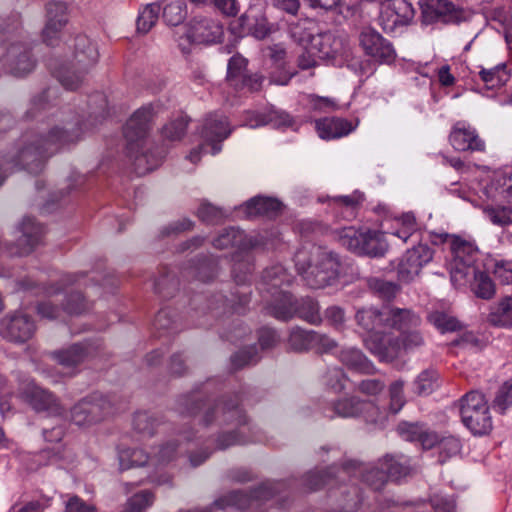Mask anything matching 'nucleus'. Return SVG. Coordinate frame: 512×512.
<instances>
[{"instance_id":"obj_1","label":"nucleus","mask_w":512,"mask_h":512,"mask_svg":"<svg viewBox=\"0 0 512 512\" xmlns=\"http://www.w3.org/2000/svg\"><path fill=\"white\" fill-rule=\"evenodd\" d=\"M80 139V133L71 128L55 126L48 130L25 134L10 160L5 161L0 157V186L3 184L9 171L20 167L30 173H39L45 160L58 152L61 148Z\"/></svg>"},{"instance_id":"obj_2","label":"nucleus","mask_w":512,"mask_h":512,"mask_svg":"<svg viewBox=\"0 0 512 512\" xmlns=\"http://www.w3.org/2000/svg\"><path fill=\"white\" fill-rule=\"evenodd\" d=\"M297 271L313 289L330 285L339 274L338 256L325 247L305 244L294 255Z\"/></svg>"},{"instance_id":"obj_3","label":"nucleus","mask_w":512,"mask_h":512,"mask_svg":"<svg viewBox=\"0 0 512 512\" xmlns=\"http://www.w3.org/2000/svg\"><path fill=\"white\" fill-rule=\"evenodd\" d=\"M98 58L96 45L86 36L77 37L71 66L58 73L60 83L68 90L77 89Z\"/></svg>"},{"instance_id":"obj_4","label":"nucleus","mask_w":512,"mask_h":512,"mask_svg":"<svg viewBox=\"0 0 512 512\" xmlns=\"http://www.w3.org/2000/svg\"><path fill=\"white\" fill-rule=\"evenodd\" d=\"M273 300L266 306L267 312L276 319L287 321L297 314L301 319L317 324L320 322L318 304L312 299H303L300 304L293 301L292 296L283 290L272 293Z\"/></svg>"},{"instance_id":"obj_5","label":"nucleus","mask_w":512,"mask_h":512,"mask_svg":"<svg viewBox=\"0 0 512 512\" xmlns=\"http://www.w3.org/2000/svg\"><path fill=\"white\" fill-rule=\"evenodd\" d=\"M463 424L475 435H484L492 429V417L484 395L477 391L466 393L459 401Z\"/></svg>"},{"instance_id":"obj_6","label":"nucleus","mask_w":512,"mask_h":512,"mask_svg":"<svg viewBox=\"0 0 512 512\" xmlns=\"http://www.w3.org/2000/svg\"><path fill=\"white\" fill-rule=\"evenodd\" d=\"M423 344L424 338L416 328L399 336L374 337L367 342V348L381 360L391 361L399 355L402 349H414Z\"/></svg>"},{"instance_id":"obj_7","label":"nucleus","mask_w":512,"mask_h":512,"mask_svg":"<svg viewBox=\"0 0 512 512\" xmlns=\"http://www.w3.org/2000/svg\"><path fill=\"white\" fill-rule=\"evenodd\" d=\"M224 35L223 25L211 17H195L179 37V46L187 51L191 43L214 44L221 41Z\"/></svg>"},{"instance_id":"obj_8","label":"nucleus","mask_w":512,"mask_h":512,"mask_svg":"<svg viewBox=\"0 0 512 512\" xmlns=\"http://www.w3.org/2000/svg\"><path fill=\"white\" fill-rule=\"evenodd\" d=\"M112 412L110 401L101 394H92L77 402L70 411L71 421L77 426L101 422Z\"/></svg>"},{"instance_id":"obj_9","label":"nucleus","mask_w":512,"mask_h":512,"mask_svg":"<svg viewBox=\"0 0 512 512\" xmlns=\"http://www.w3.org/2000/svg\"><path fill=\"white\" fill-rule=\"evenodd\" d=\"M415 10L408 0H384L381 4L379 24L386 33H396L411 24Z\"/></svg>"},{"instance_id":"obj_10","label":"nucleus","mask_w":512,"mask_h":512,"mask_svg":"<svg viewBox=\"0 0 512 512\" xmlns=\"http://www.w3.org/2000/svg\"><path fill=\"white\" fill-rule=\"evenodd\" d=\"M432 259L433 251L426 244H419L407 250L397 265L398 279L403 282L412 281Z\"/></svg>"},{"instance_id":"obj_11","label":"nucleus","mask_w":512,"mask_h":512,"mask_svg":"<svg viewBox=\"0 0 512 512\" xmlns=\"http://www.w3.org/2000/svg\"><path fill=\"white\" fill-rule=\"evenodd\" d=\"M35 331L31 317L23 312L7 315L0 321V333L9 341L23 343L29 340Z\"/></svg>"},{"instance_id":"obj_12","label":"nucleus","mask_w":512,"mask_h":512,"mask_svg":"<svg viewBox=\"0 0 512 512\" xmlns=\"http://www.w3.org/2000/svg\"><path fill=\"white\" fill-rule=\"evenodd\" d=\"M175 451L176 444L171 442L160 447L153 457H149L142 449H126L119 454L120 467L125 470L134 466H143L149 460L155 464H163L173 459Z\"/></svg>"},{"instance_id":"obj_13","label":"nucleus","mask_w":512,"mask_h":512,"mask_svg":"<svg viewBox=\"0 0 512 512\" xmlns=\"http://www.w3.org/2000/svg\"><path fill=\"white\" fill-rule=\"evenodd\" d=\"M151 119L152 109L150 107H142L127 121L124 127V137L130 154L140 148L143 139L150 129Z\"/></svg>"},{"instance_id":"obj_14","label":"nucleus","mask_w":512,"mask_h":512,"mask_svg":"<svg viewBox=\"0 0 512 512\" xmlns=\"http://www.w3.org/2000/svg\"><path fill=\"white\" fill-rule=\"evenodd\" d=\"M333 411L339 417L349 418L362 415L365 421L376 423L380 418L379 408L370 401H362L351 397L336 401L332 404Z\"/></svg>"},{"instance_id":"obj_15","label":"nucleus","mask_w":512,"mask_h":512,"mask_svg":"<svg viewBox=\"0 0 512 512\" xmlns=\"http://www.w3.org/2000/svg\"><path fill=\"white\" fill-rule=\"evenodd\" d=\"M360 44L367 55L379 62L390 63L395 59L396 54L392 44L373 29H365L361 32Z\"/></svg>"},{"instance_id":"obj_16","label":"nucleus","mask_w":512,"mask_h":512,"mask_svg":"<svg viewBox=\"0 0 512 512\" xmlns=\"http://www.w3.org/2000/svg\"><path fill=\"white\" fill-rule=\"evenodd\" d=\"M23 396L37 412H47L53 416L63 414L64 409L56 397L33 382L27 384L23 391Z\"/></svg>"},{"instance_id":"obj_17","label":"nucleus","mask_w":512,"mask_h":512,"mask_svg":"<svg viewBox=\"0 0 512 512\" xmlns=\"http://www.w3.org/2000/svg\"><path fill=\"white\" fill-rule=\"evenodd\" d=\"M355 319L360 327L370 333L365 340L366 345L374 337L390 336V334H384L382 331V329L387 328V306L382 309L373 306L361 308L356 312Z\"/></svg>"},{"instance_id":"obj_18","label":"nucleus","mask_w":512,"mask_h":512,"mask_svg":"<svg viewBox=\"0 0 512 512\" xmlns=\"http://www.w3.org/2000/svg\"><path fill=\"white\" fill-rule=\"evenodd\" d=\"M46 18L42 37L47 45H54L59 38L62 28L68 21L65 3L58 1L48 2L46 5Z\"/></svg>"},{"instance_id":"obj_19","label":"nucleus","mask_w":512,"mask_h":512,"mask_svg":"<svg viewBox=\"0 0 512 512\" xmlns=\"http://www.w3.org/2000/svg\"><path fill=\"white\" fill-rule=\"evenodd\" d=\"M232 129L226 116L219 114H210L203 124L202 137L212 147V154L221 150L220 142L225 140Z\"/></svg>"},{"instance_id":"obj_20","label":"nucleus","mask_w":512,"mask_h":512,"mask_svg":"<svg viewBox=\"0 0 512 512\" xmlns=\"http://www.w3.org/2000/svg\"><path fill=\"white\" fill-rule=\"evenodd\" d=\"M239 21L242 28L257 39H264L271 32V25L262 6H250Z\"/></svg>"},{"instance_id":"obj_21","label":"nucleus","mask_w":512,"mask_h":512,"mask_svg":"<svg viewBox=\"0 0 512 512\" xmlns=\"http://www.w3.org/2000/svg\"><path fill=\"white\" fill-rule=\"evenodd\" d=\"M450 143L455 150L458 151H482L484 149V143L478 137L475 130L466 127L464 123H457L449 137Z\"/></svg>"},{"instance_id":"obj_22","label":"nucleus","mask_w":512,"mask_h":512,"mask_svg":"<svg viewBox=\"0 0 512 512\" xmlns=\"http://www.w3.org/2000/svg\"><path fill=\"white\" fill-rule=\"evenodd\" d=\"M422 20L426 24L434 22H450L453 18L454 5L448 0H421Z\"/></svg>"},{"instance_id":"obj_23","label":"nucleus","mask_w":512,"mask_h":512,"mask_svg":"<svg viewBox=\"0 0 512 512\" xmlns=\"http://www.w3.org/2000/svg\"><path fill=\"white\" fill-rule=\"evenodd\" d=\"M421 325V318L414 311L406 308L387 306V328H392L402 335Z\"/></svg>"},{"instance_id":"obj_24","label":"nucleus","mask_w":512,"mask_h":512,"mask_svg":"<svg viewBox=\"0 0 512 512\" xmlns=\"http://www.w3.org/2000/svg\"><path fill=\"white\" fill-rule=\"evenodd\" d=\"M294 119L285 111L270 110L265 114L248 112L245 125L257 128L263 125H272L275 128L291 127Z\"/></svg>"},{"instance_id":"obj_25","label":"nucleus","mask_w":512,"mask_h":512,"mask_svg":"<svg viewBox=\"0 0 512 512\" xmlns=\"http://www.w3.org/2000/svg\"><path fill=\"white\" fill-rule=\"evenodd\" d=\"M21 236L18 238L19 254L27 255L40 243L43 236V228L30 217L23 219L21 223Z\"/></svg>"},{"instance_id":"obj_26","label":"nucleus","mask_w":512,"mask_h":512,"mask_svg":"<svg viewBox=\"0 0 512 512\" xmlns=\"http://www.w3.org/2000/svg\"><path fill=\"white\" fill-rule=\"evenodd\" d=\"M363 201L364 195L359 191H355L350 195L333 198L330 206L336 217L344 220H352L356 217L357 211Z\"/></svg>"},{"instance_id":"obj_27","label":"nucleus","mask_w":512,"mask_h":512,"mask_svg":"<svg viewBox=\"0 0 512 512\" xmlns=\"http://www.w3.org/2000/svg\"><path fill=\"white\" fill-rule=\"evenodd\" d=\"M315 128L319 137L325 140L346 136L354 129L351 122L341 118H323L317 120Z\"/></svg>"},{"instance_id":"obj_28","label":"nucleus","mask_w":512,"mask_h":512,"mask_svg":"<svg viewBox=\"0 0 512 512\" xmlns=\"http://www.w3.org/2000/svg\"><path fill=\"white\" fill-rule=\"evenodd\" d=\"M212 414H221V423H236L237 425L244 424L246 422L245 415L242 410L236 404H228V403H217L212 408H208L205 411L203 416V421L205 424H209L212 422L211 415Z\"/></svg>"},{"instance_id":"obj_29","label":"nucleus","mask_w":512,"mask_h":512,"mask_svg":"<svg viewBox=\"0 0 512 512\" xmlns=\"http://www.w3.org/2000/svg\"><path fill=\"white\" fill-rule=\"evenodd\" d=\"M309 47L319 58H333L341 48V42L331 32L314 34Z\"/></svg>"},{"instance_id":"obj_30","label":"nucleus","mask_w":512,"mask_h":512,"mask_svg":"<svg viewBox=\"0 0 512 512\" xmlns=\"http://www.w3.org/2000/svg\"><path fill=\"white\" fill-rule=\"evenodd\" d=\"M380 465L382 466V471H376L377 480L374 481L370 480V477L367 478L374 490H380L388 478L396 480L407 473V468L390 456H385L380 461Z\"/></svg>"},{"instance_id":"obj_31","label":"nucleus","mask_w":512,"mask_h":512,"mask_svg":"<svg viewBox=\"0 0 512 512\" xmlns=\"http://www.w3.org/2000/svg\"><path fill=\"white\" fill-rule=\"evenodd\" d=\"M487 320L493 326L512 327V296H506L492 306Z\"/></svg>"},{"instance_id":"obj_32","label":"nucleus","mask_w":512,"mask_h":512,"mask_svg":"<svg viewBox=\"0 0 512 512\" xmlns=\"http://www.w3.org/2000/svg\"><path fill=\"white\" fill-rule=\"evenodd\" d=\"M340 361L349 369L360 373L371 374L374 372L373 364L358 349L348 348L342 350Z\"/></svg>"},{"instance_id":"obj_33","label":"nucleus","mask_w":512,"mask_h":512,"mask_svg":"<svg viewBox=\"0 0 512 512\" xmlns=\"http://www.w3.org/2000/svg\"><path fill=\"white\" fill-rule=\"evenodd\" d=\"M281 203L269 197H255L247 202L249 216L275 217L281 210Z\"/></svg>"},{"instance_id":"obj_34","label":"nucleus","mask_w":512,"mask_h":512,"mask_svg":"<svg viewBox=\"0 0 512 512\" xmlns=\"http://www.w3.org/2000/svg\"><path fill=\"white\" fill-rule=\"evenodd\" d=\"M388 233L381 231H366L365 241L359 253L370 256H382L388 250V241L386 239Z\"/></svg>"},{"instance_id":"obj_35","label":"nucleus","mask_w":512,"mask_h":512,"mask_svg":"<svg viewBox=\"0 0 512 512\" xmlns=\"http://www.w3.org/2000/svg\"><path fill=\"white\" fill-rule=\"evenodd\" d=\"M316 24L310 19H301L292 22L289 25L288 32L290 37L303 47L309 46L314 36Z\"/></svg>"},{"instance_id":"obj_36","label":"nucleus","mask_w":512,"mask_h":512,"mask_svg":"<svg viewBox=\"0 0 512 512\" xmlns=\"http://www.w3.org/2000/svg\"><path fill=\"white\" fill-rule=\"evenodd\" d=\"M478 270L474 267L473 259L452 260L450 264V277L455 286H462L466 284L471 278L475 276Z\"/></svg>"},{"instance_id":"obj_37","label":"nucleus","mask_w":512,"mask_h":512,"mask_svg":"<svg viewBox=\"0 0 512 512\" xmlns=\"http://www.w3.org/2000/svg\"><path fill=\"white\" fill-rule=\"evenodd\" d=\"M53 355L60 365L69 368L80 364L86 358L87 350L82 344H74Z\"/></svg>"},{"instance_id":"obj_38","label":"nucleus","mask_w":512,"mask_h":512,"mask_svg":"<svg viewBox=\"0 0 512 512\" xmlns=\"http://www.w3.org/2000/svg\"><path fill=\"white\" fill-rule=\"evenodd\" d=\"M339 243L348 250L359 253L365 241V232H360L355 227H344L336 232Z\"/></svg>"},{"instance_id":"obj_39","label":"nucleus","mask_w":512,"mask_h":512,"mask_svg":"<svg viewBox=\"0 0 512 512\" xmlns=\"http://www.w3.org/2000/svg\"><path fill=\"white\" fill-rule=\"evenodd\" d=\"M248 60L240 54L232 56L227 66V81L230 86L238 88L240 80L247 74Z\"/></svg>"},{"instance_id":"obj_40","label":"nucleus","mask_w":512,"mask_h":512,"mask_svg":"<svg viewBox=\"0 0 512 512\" xmlns=\"http://www.w3.org/2000/svg\"><path fill=\"white\" fill-rule=\"evenodd\" d=\"M474 294L482 299H491L495 295V285L492 279L483 271H477L471 284Z\"/></svg>"},{"instance_id":"obj_41","label":"nucleus","mask_w":512,"mask_h":512,"mask_svg":"<svg viewBox=\"0 0 512 512\" xmlns=\"http://www.w3.org/2000/svg\"><path fill=\"white\" fill-rule=\"evenodd\" d=\"M161 424L158 417L147 412H138L133 419V427L135 431L143 436H152Z\"/></svg>"},{"instance_id":"obj_42","label":"nucleus","mask_w":512,"mask_h":512,"mask_svg":"<svg viewBox=\"0 0 512 512\" xmlns=\"http://www.w3.org/2000/svg\"><path fill=\"white\" fill-rule=\"evenodd\" d=\"M314 335V331H306L299 327L293 328L288 339L289 347L297 352L311 349Z\"/></svg>"},{"instance_id":"obj_43","label":"nucleus","mask_w":512,"mask_h":512,"mask_svg":"<svg viewBox=\"0 0 512 512\" xmlns=\"http://www.w3.org/2000/svg\"><path fill=\"white\" fill-rule=\"evenodd\" d=\"M186 16L183 0H169L163 7V19L168 25H179Z\"/></svg>"},{"instance_id":"obj_44","label":"nucleus","mask_w":512,"mask_h":512,"mask_svg":"<svg viewBox=\"0 0 512 512\" xmlns=\"http://www.w3.org/2000/svg\"><path fill=\"white\" fill-rule=\"evenodd\" d=\"M161 7L157 3L148 4L137 18V31L147 33L157 22Z\"/></svg>"},{"instance_id":"obj_45","label":"nucleus","mask_w":512,"mask_h":512,"mask_svg":"<svg viewBox=\"0 0 512 512\" xmlns=\"http://www.w3.org/2000/svg\"><path fill=\"white\" fill-rule=\"evenodd\" d=\"M428 320L441 332H452L460 329V322L452 315L443 311H433Z\"/></svg>"},{"instance_id":"obj_46","label":"nucleus","mask_w":512,"mask_h":512,"mask_svg":"<svg viewBox=\"0 0 512 512\" xmlns=\"http://www.w3.org/2000/svg\"><path fill=\"white\" fill-rule=\"evenodd\" d=\"M263 280L272 289H278L285 284L289 285L291 282V276L283 266L276 265L264 271Z\"/></svg>"},{"instance_id":"obj_47","label":"nucleus","mask_w":512,"mask_h":512,"mask_svg":"<svg viewBox=\"0 0 512 512\" xmlns=\"http://www.w3.org/2000/svg\"><path fill=\"white\" fill-rule=\"evenodd\" d=\"M243 245V232L236 228L223 230L213 241V246L217 249H226L233 246Z\"/></svg>"},{"instance_id":"obj_48","label":"nucleus","mask_w":512,"mask_h":512,"mask_svg":"<svg viewBox=\"0 0 512 512\" xmlns=\"http://www.w3.org/2000/svg\"><path fill=\"white\" fill-rule=\"evenodd\" d=\"M479 75L489 88H494L506 82V66L505 64H499L489 69L482 68Z\"/></svg>"},{"instance_id":"obj_49","label":"nucleus","mask_w":512,"mask_h":512,"mask_svg":"<svg viewBox=\"0 0 512 512\" xmlns=\"http://www.w3.org/2000/svg\"><path fill=\"white\" fill-rule=\"evenodd\" d=\"M189 119L187 116H180L166 124L162 129V136L168 141H178L186 133Z\"/></svg>"},{"instance_id":"obj_50","label":"nucleus","mask_w":512,"mask_h":512,"mask_svg":"<svg viewBox=\"0 0 512 512\" xmlns=\"http://www.w3.org/2000/svg\"><path fill=\"white\" fill-rule=\"evenodd\" d=\"M450 249L454 260L466 261L470 258L475 261V254L477 249L473 244L459 238L454 237L450 242Z\"/></svg>"},{"instance_id":"obj_51","label":"nucleus","mask_w":512,"mask_h":512,"mask_svg":"<svg viewBox=\"0 0 512 512\" xmlns=\"http://www.w3.org/2000/svg\"><path fill=\"white\" fill-rule=\"evenodd\" d=\"M251 498L240 491H233L228 495L220 498L214 502V506L219 509H224L227 506H235L239 509H244L250 505Z\"/></svg>"},{"instance_id":"obj_52","label":"nucleus","mask_w":512,"mask_h":512,"mask_svg":"<svg viewBox=\"0 0 512 512\" xmlns=\"http://www.w3.org/2000/svg\"><path fill=\"white\" fill-rule=\"evenodd\" d=\"M153 501V493L149 490H143L129 498L126 507L131 512H145V510L153 504Z\"/></svg>"},{"instance_id":"obj_53","label":"nucleus","mask_w":512,"mask_h":512,"mask_svg":"<svg viewBox=\"0 0 512 512\" xmlns=\"http://www.w3.org/2000/svg\"><path fill=\"white\" fill-rule=\"evenodd\" d=\"M161 161V157H154L152 154L142 153L134 157V170L139 176L153 171Z\"/></svg>"},{"instance_id":"obj_54","label":"nucleus","mask_w":512,"mask_h":512,"mask_svg":"<svg viewBox=\"0 0 512 512\" xmlns=\"http://www.w3.org/2000/svg\"><path fill=\"white\" fill-rule=\"evenodd\" d=\"M369 285L381 298L386 300L394 298L399 290L395 283L379 278H372Z\"/></svg>"},{"instance_id":"obj_55","label":"nucleus","mask_w":512,"mask_h":512,"mask_svg":"<svg viewBox=\"0 0 512 512\" xmlns=\"http://www.w3.org/2000/svg\"><path fill=\"white\" fill-rule=\"evenodd\" d=\"M438 447L440 451L439 461L443 463L460 452L461 444L457 438L448 436L439 440Z\"/></svg>"},{"instance_id":"obj_56","label":"nucleus","mask_w":512,"mask_h":512,"mask_svg":"<svg viewBox=\"0 0 512 512\" xmlns=\"http://www.w3.org/2000/svg\"><path fill=\"white\" fill-rule=\"evenodd\" d=\"M307 103L311 110L320 113H329L336 110L338 107L334 99L315 94H309L307 96Z\"/></svg>"},{"instance_id":"obj_57","label":"nucleus","mask_w":512,"mask_h":512,"mask_svg":"<svg viewBox=\"0 0 512 512\" xmlns=\"http://www.w3.org/2000/svg\"><path fill=\"white\" fill-rule=\"evenodd\" d=\"M484 212L495 225L506 226L512 224V207H489Z\"/></svg>"},{"instance_id":"obj_58","label":"nucleus","mask_w":512,"mask_h":512,"mask_svg":"<svg viewBox=\"0 0 512 512\" xmlns=\"http://www.w3.org/2000/svg\"><path fill=\"white\" fill-rule=\"evenodd\" d=\"M437 384V373L434 371H423L415 381V389L419 395H427L433 391Z\"/></svg>"},{"instance_id":"obj_59","label":"nucleus","mask_w":512,"mask_h":512,"mask_svg":"<svg viewBox=\"0 0 512 512\" xmlns=\"http://www.w3.org/2000/svg\"><path fill=\"white\" fill-rule=\"evenodd\" d=\"M231 361L235 369H240L248 364L254 363L257 361V348L250 346L241 349L232 356Z\"/></svg>"},{"instance_id":"obj_60","label":"nucleus","mask_w":512,"mask_h":512,"mask_svg":"<svg viewBox=\"0 0 512 512\" xmlns=\"http://www.w3.org/2000/svg\"><path fill=\"white\" fill-rule=\"evenodd\" d=\"M403 388L404 382L402 380H397L390 385V409L393 413L399 412L405 404Z\"/></svg>"},{"instance_id":"obj_61","label":"nucleus","mask_w":512,"mask_h":512,"mask_svg":"<svg viewBox=\"0 0 512 512\" xmlns=\"http://www.w3.org/2000/svg\"><path fill=\"white\" fill-rule=\"evenodd\" d=\"M197 215L204 222L216 223L224 217V212L210 203H202L197 211Z\"/></svg>"},{"instance_id":"obj_62","label":"nucleus","mask_w":512,"mask_h":512,"mask_svg":"<svg viewBox=\"0 0 512 512\" xmlns=\"http://www.w3.org/2000/svg\"><path fill=\"white\" fill-rule=\"evenodd\" d=\"M494 405L502 413L512 405V382H506L500 388L495 400Z\"/></svg>"},{"instance_id":"obj_63","label":"nucleus","mask_w":512,"mask_h":512,"mask_svg":"<svg viewBox=\"0 0 512 512\" xmlns=\"http://www.w3.org/2000/svg\"><path fill=\"white\" fill-rule=\"evenodd\" d=\"M65 512H98L95 505L85 502L77 495L71 496L65 505Z\"/></svg>"},{"instance_id":"obj_64","label":"nucleus","mask_w":512,"mask_h":512,"mask_svg":"<svg viewBox=\"0 0 512 512\" xmlns=\"http://www.w3.org/2000/svg\"><path fill=\"white\" fill-rule=\"evenodd\" d=\"M494 275L500 283L505 285L512 284V262L499 261L495 264Z\"/></svg>"}]
</instances>
